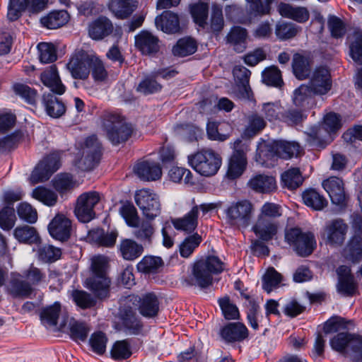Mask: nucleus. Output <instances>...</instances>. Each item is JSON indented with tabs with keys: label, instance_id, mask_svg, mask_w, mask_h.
Segmentation results:
<instances>
[{
	"label": "nucleus",
	"instance_id": "f03ea898",
	"mask_svg": "<svg viewBox=\"0 0 362 362\" xmlns=\"http://www.w3.org/2000/svg\"><path fill=\"white\" fill-rule=\"evenodd\" d=\"M331 347L350 356L353 362H362V337L347 332H340L330 340Z\"/></svg>",
	"mask_w": 362,
	"mask_h": 362
},
{
	"label": "nucleus",
	"instance_id": "58836bf2",
	"mask_svg": "<svg viewBox=\"0 0 362 362\" xmlns=\"http://www.w3.org/2000/svg\"><path fill=\"white\" fill-rule=\"evenodd\" d=\"M14 237L21 243L27 244L40 243V236L36 229L30 226H18L13 231Z\"/></svg>",
	"mask_w": 362,
	"mask_h": 362
},
{
	"label": "nucleus",
	"instance_id": "b1692460",
	"mask_svg": "<svg viewBox=\"0 0 362 362\" xmlns=\"http://www.w3.org/2000/svg\"><path fill=\"white\" fill-rule=\"evenodd\" d=\"M248 33L245 28L240 26L233 27L226 37V42L233 47L238 53L243 52L247 45Z\"/></svg>",
	"mask_w": 362,
	"mask_h": 362
},
{
	"label": "nucleus",
	"instance_id": "e433bc0d",
	"mask_svg": "<svg viewBox=\"0 0 362 362\" xmlns=\"http://www.w3.org/2000/svg\"><path fill=\"white\" fill-rule=\"evenodd\" d=\"M69 20V14L66 11L50 12L40 19L42 25L48 29H57L65 25Z\"/></svg>",
	"mask_w": 362,
	"mask_h": 362
},
{
	"label": "nucleus",
	"instance_id": "de8ad7c7",
	"mask_svg": "<svg viewBox=\"0 0 362 362\" xmlns=\"http://www.w3.org/2000/svg\"><path fill=\"white\" fill-rule=\"evenodd\" d=\"M279 10L281 16L300 23L306 21L309 18V13L305 8H296L288 4H282L280 6Z\"/></svg>",
	"mask_w": 362,
	"mask_h": 362
},
{
	"label": "nucleus",
	"instance_id": "a211bd4d",
	"mask_svg": "<svg viewBox=\"0 0 362 362\" xmlns=\"http://www.w3.org/2000/svg\"><path fill=\"white\" fill-rule=\"evenodd\" d=\"M49 234L56 240L64 241L71 235V222L62 214H57L48 226Z\"/></svg>",
	"mask_w": 362,
	"mask_h": 362
},
{
	"label": "nucleus",
	"instance_id": "680f3d73",
	"mask_svg": "<svg viewBox=\"0 0 362 362\" xmlns=\"http://www.w3.org/2000/svg\"><path fill=\"white\" fill-rule=\"evenodd\" d=\"M202 241V237L197 233L186 238L180 245V252L182 257H188L194 249L199 246Z\"/></svg>",
	"mask_w": 362,
	"mask_h": 362
},
{
	"label": "nucleus",
	"instance_id": "13d9d810",
	"mask_svg": "<svg viewBox=\"0 0 362 362\" xmlns=\"http://www.w3.org/2000/svg\"><path fill=\"white\" fill-rule=\"evenodd\" d=\"M304 232L299 228H291L286 230V241L294 249L297 254H304L306 251L298 243Z\"/></svg>",
	"mask_w": 362,
	"mask_h": 362
},
{
	"label": "nucleus",
	"instance_id": "c756f323",
	"mask_svg": "<svg viewBox=\"0 0 362 362\" xmlns=\"http://www.w3.org/2000/svg\"><path fill=\"white\" fill-rule=\"evenodd\" d=\"M171 222L177 230L192 233L198 225L197 208L192 206L191 210L183 217L173 218Z\"/></svg>",
	"mask_w": 362,
	"mask_h": 362
},
{
	"label": "nucleus",
	"instance_id": "6ab92c4d",
	"mask_svg": "<svg viewBox=\"0 0 362 362\" xmlns=\"http://www.w3.org/2000/svg\"><path fill=\"white\" fill-rule=\"evenodd\" d=\"M158 29L168 34H177L182 32L179 16L171 11H165L155 19Z\"/></svg>",
	"mask_w": 362,
	"mask_h": 362
},
{
	"label": "nucleus",
	"instance_id": "bf43d9fd",
	"mask_svg": "<svg viewBox=\"0 0 362 362\" xmlns=\"http://www.w3.org/2000/svg\"><path fill=\"white\" fill-rule=\"evenodd\" d=\"M282 279L281 275L274 268H269L262 277V287L267 293H270L277 287Z\"/></svg>",
	"mask_w": 362,
	"mask_h": 362
},
{
	"label": "nucleus",
	"instance_id": "1a4fd4ad",
	"mask_svg": "<svg viewBox=\"0 0 362 362\" xmlns=\"http://www.w3.org/2000/svg\"><path fill=\"white\" fill-rule=\"evenodd\" d=\"M66 66L74 78H87L90 67V57L88 52L83 49L76 52Z\"/></svg>",
	"mask_w": 362,
	"mask_h": 362
},
{
	"label": "nucleus",
	"instance_id": "cd10ccee",
	"mask_svg": "<svg viewBox=\"0 0 362 362\" xmlns=\"http://www.w3.org/2000/svg\"><path fill=\"white\" fill-rule=\"evenodd\" d=\"M339 282L337 285L338 291L346 296H352L356 289V284L354 281V276L351 274V269L347 266H340L337 270Z\"/></svg>",
	"mask_w": 362,
	"mask_h": 362
},
{
	"label": "nucleus",
	"instance_id": "774afa93",
	"mask_svg": "<svg viewBox=\"0 0 362 362\" xmlns=\"http://www.w3.org/2000/svg\"><path fill=\"white\" fill-rule=\"evenodd\" d=\"M281 216V206L274 203L267 202L260 209L259 218L267 220L277 221V218Z\"/></svg>",
	"mask_w": 362,
	"mask_h": 362
},
{
	"label": "nucleus",
	"instance_id": "2eb2a0df",
	"mask_svg": "<svg viewBox=\"0 0 362 362\" xmlns=\"http://www.w3.org/2000/svg\"><path fill=\"white\" fill-rule=\"evenodd\" d=\"M322 185L329 194L332 204L341 206L346 203L347 195L344 182L340 177L332 176L325 180Z\"/></svg>",
	"mask_w": 362,
	"mask_h": 362
},
{
	"label": "nucleus",
	"instance_id": "412c9836",
	"mask_svg": "<svg viewBox=\"0 0 362 362\" xmlns=\"http://www.w3.org/2000/svg\"><path fill=\"white\" fill-rule=\"evenodd\" d=\"M40 79L52 93L57 95L65 93L66 87L60 79L56 65H52L42 72Z\"/></svg>",
	"mask_w": 362,
	"mask_h": 362
},
{
	"label": "nucleus",
	"instance_id": "4be33fe9",
	"mask_svg": "<svg viewBox=\"0 0 362 362\" xmlns=\"http://www.w3.org/2000/svg\"><path fill=\"white\" fill-rule=\"evenodd\" d=\"M24 276L19 274H12L8 284L9 293L15 298H28L33 288L30 284L24 279Z\"/></svg>",
	"mask_w": 362,
	"mask_h": 362
},
{
	"label": "nucleus",
	"instance_id": "338daca9",
	"mask_svg": "<svg viewBox=\"0 0 362 362\" xmlns=\"http://www.w3.org/2000/svg\"><path fill=\"white\" fill-rule=\"evenodd\" d=\"M108 339L102 331H97L92 334V351L98 355H103L106 351Z\"/></svg>",
	"mask_w": 362,
	"mask_h": 362
},
{
	"label": "nucleus",
	"instance_id": "0e129e2a",
	"mask_svg": "<svg viewBox=\"0 0 362 362\" xmlns=\"http://www.w3.org/2000/svg\"><path fill=\"white\" fill-rule=\"evenodd\" d=\"M13 89L15 93L22 98L26 103L31 105L35 103L37 93L35 89L21 83L15 84Z\"/></svg>",
	"mask_w": 362,
	"mask_h": 362
},
{
	"label": "nucleus",
	"instance_id": "7c9ffc66",
	"mask_svg": "<svg viewBox=\"0 0 362 362\" xmlns=\"http://www.w3.org/2000/svg\"><path fill=\"white\" fill-rule=\"evenodd\" d=\"M137 4L136 0H111L109 8L117 18L125 19L136 10Z\"/></svg>",
	"mask_w": 362,
	"mask_h": 362
},
{
	"label": "nucleus",
	"instance_id": "6e6552de",
	"mask_svg": "<svg viewBox=\"0 0 362 362\" xmlns=\"http://www.w3.org/2000/svg\"><path fill=\"white\" fill-rule=\"evenodd\" d=\"M234 151L228 163L227 176L230 179L239 177L245 171L247 166V157L242 145V140L237 139L234 144Z\"/></svg>",
	"mask_w": 362,
	"mask_h": 362
},
{
	"label": "nucleus",
	"instance_id": "393cba45",
	"mask_svg": "<svg viewBox=\"0 0 362 362\" xmlns=\"http://www.w3.org/2000/svg\"><path fill=\"white\" fill-rule=\"evenodd\" d=\"M314 95H316L313 90L307 84H302L293 92V103L301 109H310L315 104Z\"/></svg>",
	"mask_w": 362,
	"mask_h": 362
},
{
	"label": "nucleus",
	"instance_id": "20e7f679",
	"mask_svg": "<svg viewBox=\"0 0 362 362\" xmlns=\"http://www.w3.org/2000/svg\"><path fill=\"white\" fill-rule=\"evenodd\" d=\"M189 165L203 176H212L216 174L221 165V156L210 149H203L189 156Z\"/></svg>",
	"mask_w": 362,
	"mask_h": 362
},
{
	"label": "nucleus",
	"instance_id": "473e14b6",
	"mask_svg": "<svg viewBox=\"0 0 362 362\" xmlns=\"http://www.w3.org/2000/svg\"><path fill=\"white\" fill-rule=\"evenodd\" d=\"M132 227L134 228L132 232L134 238L140 241L142 245L146 246L152 243L155 228L151 222L149 221H139L136 226Z\"/></svg>",
	"mask_w": 362,
	"mask_h": 362
},
{
	"label": "nucleus",
	"instance_id": "603ef678",
	"mask_svg": "<svg viewBox=\"0 0 362 362\" xmlns=\"http://www.w3.org/2000/svg\"><path fill=\"white\" fill-rule=\"evenodd\" d=\"M67 296L76 305L78 310H86L90 308V295L83 290L69 289Z\"/></svg>",
	"mask_w": 362,
	"mask_h": 362
},
{
	"label": "nucleus",
	"instance_id": "6e6d98bb",
	"mask_svg": "<svg viewBox=\"0 0 362 362\" xmlns=\"http://www.w3.org/2000/svg\"><path fill=\"white\" fill-rule=\"evenodd\" d=\"M209 5L204 2L195 4L191 6L190 13L194 22L202 28L206 25Z\"/></svg>",
	"mask_w": 362,
	"mask_h": 362
},
{
	"label": "nucleus",
	"instance_id": "3c124183",
	"mask_svg": "<svg viewBox=\"0 0 362 362\" xmlns=\"http://www.w3.org/2000/svg\"><path fill=\"white\" fill-rule=\"evenodd\" d=\"M37 245V257L39 259L44 262H53L57 260L61 256V251L50 245L40 243Z\"/></svg>",
	"mask_w": 362,
	"mask_h": 362
},
{
	"label": "nucleus",
	"instance_id": "a18cd8bd",
	"mask_svg": "<svg viewBox=\"0 0 362 362\" xmlns=\"http://www.w3.org/2000/svg\"><path fill=\"white\" fill-rule=\"evenodd\" d=\"M163 266V261L159 257L145 256L137 264L136 268L139 272L144 274L157 273Z\"/></svg>",
	"mask_w": 362,
	"mask_h": 362
},
{
	"label": "nucleus",
	"instance_id": "4d7b16f0",
	"mask_svg": "<svg viewBox=\"0 0 362 362\" xmlns=\"http://www.w3.org/2000/svg\"><path fill=\"white\" fill-rule=\"evenodd\" d=\"M39 59L42 64H49L57 59V50L52 43L40 42L37 45Z\"/></svg>",
	"mask_w": 362,
	"mask_h": 362
},
{
	"label": "nucleus",
	"instance_id": "f8f14e48",
	"mask_svg": "<svg viewBox=\"0 0 362 362\" xmlns=\"http://www.w3.org/2000/svg\"><path fill=\"white\" fill-rule=\"evenodd\" d=\"M233 74L235 82V95L239 98L252 100L253 93L249 84L250 71L243 66L238 65L233 68Z\"/></svg>",
	"mask_w": 362,
	"mask_h": 362
},
{
	"label": "nucleus",
	"instance_id": "c85d7f7f",
	"mask_svg": "<svg viewBox=\"0 0 362 362\" xmlns=\"http://www.w3.org/2000/svg\"><path fill=\"white\" fill-rule=\"evenodd\" d=\"M221 335L227 342L240 341L247 337L248 331L242 323H229L221 330Z\"/></svg>",
	"mask_w": 362,
	"mask_h": 362
},
{
	"label": "nucleus",
	"instance_id": "ddd939ff",
	"mask_svg": "<svg viewBox=\"0 0 362 362\" xmlns=\"http://www.w3.org/2000/svg\"><path fill=\"white\" fill-rule=\"evenodd\" d=\"M111 279L108 275L92 276V307H100L110 296Z\"/></svg>",
	"mask_w": 362,
	"mask_h": 362
},
{
	"label": "nucleus",
	"instance_id": "f704fd0d",
	"mask_svg": "<svg viewBox=\"0 0 362 362\" xmlns=\"http://www.w3.org/2000/svg\"><path fill=\"white\" fill-rule=\"evenodd\" d=\"M113 31V25L107 17L100 16L92 23V39L100 40Z\"/></svg>",
	"mask_w": 362,
	"mask_h": 362
},
{
	"label": "nucleus",
	"instance_id": "f257e3e1",
	"mask_svg": "<svg viewBox=\"0 0 362 362\" xmlns=\"http://www.w3.org/2000/svg\"><path fill=\"white\" fill-rule=\"evenodd\" d=\"M223 262L216 256H209L194 264L192 275L184 279L187 286H199L205 288L212 284L213 275L223 271Z\"/></svg>",
	"mask_w": 362,
	"mask_h": 362
},
{
	"label": "nucleus",
	"instance_id": "a878e982",
	"mask_svg": "<svg viewBox=\"0 0 362 362\" xmlns=\"http://www.w3.org/2000/svg\"><path fill=\"white\" fill-rule=\"evenodd\" d=\"M247 186L257 192L270 193L276 189V183L273 176L258 174L250 178Z\"/></svg>",
	"mask_w": 362,
	"mask_h": 362
},
{
	"label": "nucleus",
	"instance_id": "c9c22d12",
	"mask_svg": "<svg viewBox=\"0 0 362 362\" xmlns=\"http://www.w3.org/2000/svg\"><path fill=\"white\" fill-rule=\"evenodd\" d=\"M197 49V41L190 37H185L177 40L173 47L172 52L175 57H184L194 54Z\"/></svg>",
	"mask_w": 362,
	"mask_h": 362
},
{
	"label": "nucleus",
	"instance_id": "4468645a",
	"mask_svg": "<svg viewBox=\"0 0 362 362\" xmlns=\"http://www.w3.org/2000/svg\"><path fill=\"white\" fill-rule=\"evenodd\" d=\"M348 226L343 219L336 218L326 223L325 235L326 242L332 246L341 245L345 240Z\"/></svg>",
	"mask_w": 362,
	"mask_h": 362
},
{
	"label": "nucleus",
	"instance_id": "052dcab7",
	"mask_svg": "<svg viewBox=\"0 0 362 362\" xmlns=\"http://www.w3.org/2000/svg\"><path fill=\"white\" fill-rule=\"evenodd\" d=\"M92 76L95 82H105L108 73L103 62L97 56L92 54Z\"/></svg>",
	"mask_w": 362,
	"mask_h": 362
},
{
	"label": "nucleus",
	"instance_id": "423d86ee",
	"mask_svg": "<svg viewBox=\"0 0 362 362\" xmlns=\"http://www.w3.org/2000/svg\"><path fill=\"white\" fill-rule=\"evenodd\" d=\"M259 151L266 156H277L284 159L298 157L303 152L298 143L285 140L264 141L260 144Z\"/></svg>",
	"mask_w": 362,
	"mask_h": 362
},
{
	"label": "nucleus",
	"instance_id": "37998d69",
	"mask_svg": "<svg viewBox=\"0 0 362 362\" xmlns=\"http://www.w3.org/2000/svg\"><path fill=\"white\" fill-rule=\"evenodd\" d=\"M69 331L70 337L76 341L84 342L86 341L88 332V325L81 321L71 318L69 322Z\"/></svg>",
	"mask_w": 362,
	"mask_h": 362
},
{
	"label": "nucleus",
	"instance_id": "864d4df0",
	"mask_svg": "<svg viewBox=\"0 0 362 362\" xmlns=\"http://www.w3.org/2000/svg\"><path fill=\"white\" fill-rule=\"evenodd\" d=\"M247 122L245 132L249 136H253L259 134L267 126L266 120L257 112L250 114L247 117Z\"/></svg>",
	"mask_w": 362,
	"mask_h": 362
},
{
	"label": "nucleus",
	"instance_id": "72a5a7b5",
	"mask_svg": "<svg viewBox=\"0 0 362 362\" xmlns=\"http://www.w3.org/2000/svg\"><path fill=\"white\" fill-rule=\"evenodd\" d=\"M42 101L46 112L50 117L58 118L64 114L66 111L64 104L54 95L44 94Z\"/></svg>",
	"mask_w": 362,
	"mask_h": 362
},
{
	"label": "nucleus",
	"instance_id": "49530a36",
	"mask_svg": "<svg viewBox=\"0 0 362 362\" xmlns=\"http://www.w3.org/2000/svg\"><path fill=\"white\" fill-rule=\"evenodd\" d=\"M230 129V126L226 122L216 123L209 122L206 126V132L209 138L211 140L223 141L229 137V132L223 133V130Z\"/></svg>",
	"mask_w": 362,
	"mask_h": 362
},
{
	"label": "nucleus",
	"instance_id": "ea45409f",
	"mask_svg": "<svg viewBox=\"0 0 362 362\" xmlns=\"http://www.w3.org/2000/svg\"><path fill=\"white\" fill-rule=\"evenodd\" d=\"M305 204L314 210L320 211L327 206V200L314 189H309L302 194Z\"/></svg>",
	"mask_w": 362,
	"mask_h": 362
},
{
	"label": "nucleus",
	"instance_id": "bb28decb",
	"mask_svg": "<svg viewBox=\"0 0 362 362\" xmlns=\"http://www.w3.org/2000/svg\"><path fill=\"white\" fill-rule=\"evenodd\" d=\"M119 250L124 259L133 261L143 254L144 245L133 239L125 238L121 240Z\"/></svg>",
	"mask_w": 362,
	"mask_h": 362
},
{
	"label": "nucleus",
	"instance_id": "39448f33",
	"mask_svg": "<svg viewBox=\"0 0 362 362\" xmlns=\"http://www.w3.org/2000/svg\"><path fill=\"white\" fill-rule=\"evenodd\" d=\"M255 212V205L248 199H242L231 204L226 209L227 222L238 228H247L251 223Z\"/></svg>",
	"mask_w": 362,
	"mask_h": 362
},
{
	"label": "nucleus",
	"instance_id": "dca6fc26",
	"mask_svg": "<svg viewBox=\"0 0 362 362\" xmlns=\"http://www.w3.org/2000/svg\"><path fill=\"white\" fill-rule=\"evenodd\" d=\"M120 320L122 329L126 333L138 335L142 332L143 323L132 307L124 306L121 310Z\"/></svg>",
	"mask_w": 362,
	"mask_h": 362
},
{
	"label": "nucleus",
	"instance_id": "79ce46f5",
	"mask_svg": "<svg viewBox=\"0 0 362 362\" xmlns=\"http://www.w3.org/2000/svg\"><path fill=\"white\" fill-rule=\"evenodd\" d=\"M292 68L294 75L299 80L307 78L310 72L308 59L298 53L293 55Z\"/></svg>",
	"mask_w": 362,
	"mask_h": 362
},
{
	"label": "nucleus",
	"instance_id": "c03bdc74",
	"mask_svg": "<svg viewBox=\"0 0 362 362\" xmlns=\"http://www.w3.org/2000/svg\"><path fill=\"white\" fill-rule=\"evenodd\" d=\"M281 182L284 187L296 189L303 182V177L298 168H291L281 174Z\"/></svg>",
	"mask_w": 362,
	"mask_h": 362
},
{
	"label": "nucleus",
	"instance_id": "8fccbe9b",
	"mask_svg": "<svg viewBox=\"0 0 362 362\" xmlns=\"http://www.w3.org/2000/svg\"><path fill=\"white\" fill-rule=\"evenodd\" d=\"M32 197L48 206H54L58 199L57 194L54 191L41 186L33 190Z\"/></svg>",
	"mask_w": 362,
	"mask_h": 362
},
{
	"label": "nucleus",
	"instance_id": "4c0bfd02",
	"mask_svg": "<svg viewBox=\"0 0 362 362\" xmlns=\"http://www.w3.org/2000/svg\"><path fill=\"white\" fill-rule=\"evenodd\" d=\"M60 313L59 302H54L52 305L42 308L40 315L42 324L47 327L56 326Z\"/></svg>",
	"mask_w": 362,
	"mask_h": 362
},
{
	"label": "nucleus",
	"instance_id": "7ed1b4c3",
	"mask_svg": "<svg viewBox=\"0 0 362 362\" xmlns=\"http://www.w3.org/2000/svg\"><path fill=\"white\" fill-rule=\"evenodd\" d=\"M103 127L111 143L117 145L125 142L131 136L132 128L116 113H106L103 117Z\"/></svg>",
	"mask_w": 362,
	"mask_h": 362
},
{
	"label": "nucleus",
	"instance_id": "9b49d317",
	"mask_svg": "<svg viewBox=\"0 0 362 362\" xmlns=\"http://www.w3.org/2000/svg\"><path fill=\"white\" fill-rule=\"evenodd\" d=\"M135 47L145 56H155L161 47L159 37L148 30H141L134 37Z\"/></svg>",
	"mask_w": 362,
	"mask_h": 362
},
{
	"label": "nucleus",
	"instance_id": "f3484780",
	"mask_svg": "<svg viewBox=\"0 0 362 362\" xmlns=\"http://www.w3.org/2000/svg\"><path fill=\"white\" fill-rule=\"evenodd\" d=\"M138 310L143 317L153 319L158 316L160 310V301L154 293L142 294L141 296H138Z\"/></svg>",
	"mask_w": 362,
	"mask_h": 362
},
{
	"label": "nucleus",
	"instance_id": "e2e57ef3",
	"mask_svg": "<svg viewBox=\"0 0 362 362\" xmlns=\"http://www.w3.org/2000/svg\"><path fill=\"white\" fill-rule=\"evenodd\" d=\"M108 263L109 259L105 255H97L92 257V276L108 275Z\"/></svg>",
	"mask_w": 362,
	"mask_h": 362
},
{
	"label": "nucleus",
	"instance_id": "2f4dec72",
	"mask_svg": "<svg viewBox=\"0 0 362 362\" xmlns=\"http://www.w3.org/2000/svg\"><path fill=\"white\" fill-rule=\"evenodd\" d=\"M74 214L78 220L84 223L90 221V192L81 194L76 199Z\"/></svg>",
	"mask_w": 362,
	"mask_h": 362
},
{
	"label": "nucleus",
	"instance_id": "0eeeda50",
	"mask_svg": "<svg viewBox=\"0 0 362 362\" xmlns=\"http://www.w3.org/2000/svg\"><path fill=\"white\" fill-rule=\"evenodd\" d=\"M134 199L144 216L148 220H153L159 216L161 204L158 194L150 189H141L136 192Z\"/></svg>",
	"mask_w": 362,
	"mask_h": 362
},
{
	"label": "nucleus",
	"instance_id": "9d476101",
	"mask_svg": "<svg viewBox=\"0 0 362 362\" xmlns=\"http://www.w3.org/2000/svg\"><path fill=\"white\" fill-rule=\"evenodd\" d=\"M306 84L316 95H326L332 86L329 70L326 66L316 68Z\"/></svg>",
	"mask_w": 362,
	"mask_h": 362
},
{
	"label": "nucleus",
	"instance_id": "5fc2aeb1",
	"mask_svg": "<svg viewBox=\"0 0 362 362\" xmlns=\"http://www.w3.org/2000/svg\"><path fill=\"white\" fill-rule=\"evenodd\" d=\"M262 81L267 86L279 88L284 84L281 71L275 66L268 67L262 72Z\"/></svg>",
	"mask_w": 362,
	"mask_h": 362
},
{
	"label": "nucleus",
	"instance_id": "69168bd1",
	"mask_svg": "<svg viewBox=\"0 0 362 362\" xmlns=\"http://www.w3.org/2000/svg\"><path fill=\"white\" fill-rule=\"evenodd\" d=\"M246 2L247 11L252 16H263L269 13L270 6L268 2H263L262 0H246Z\"/></svg>",
	"mask_w": 362,
	"mask_h": 362
},
{
	"label": "nucleus",
	"instance_id": "5701e85b",
	"mask_svg": "<svg viewBox=\"0 0 362 362\" xmlns=\"http://www.w3.org/2000/svg\"><path fill=\"white\" fill-rule=\"evenodd\" d=\"M136 175L142 180L154 181L160 178L162 170L156 162L142 161L138 163L134 168Z\"/></svg>",
	"mask_w": 362,
	"mask_h": 362
},
{
	"label": "nucleus",
	"instance_id": "aec40b11",
	"mask_svg": "<svg viewBox=\"0 0 362 362\" xmlns=\"http://www.w3.org/2000/svg\"><path fill=\"white\" fill-rule=\"evenodd\" d=\"M280 223L278 221L267 220L257 217L252 227L255 234L263 241L272 240L278 233Z\"/></svg>",
	"mask_w": 362,
	"mask_h": 362
},
{
	"label": "nucleus",
	"instance_id": "09e8293b",
	"mask_svg": "<svg viewBox=\"0 0 362 362\" xmlns=\"http://www.w3.org/2000/svg\"><path fill=\"white\" fill-rule=\"evenodd\" d=\"M117 237V233L115 232L105 233L103 229L99 228L92 230V242L98 247H112L115 244Z\"/></svg>",
	"mask_w": 362,
	"mask_h": 362
},
{
	"label": "nucleus",
	"instance_id": "a19ab883",
	"mask_svg": "<svg viewBox=\"0 0 362 362\" xmlns=\"http://www.w3.org/2000/svg\"><path fill=\"white\" fill-rule=\"evenodd\" d=\"M350 55L358 64L362 65V30H356L348 37Z\"/></svg>",
	"mask_w": 362,
	"mask_h": 362
}]
</instances>
